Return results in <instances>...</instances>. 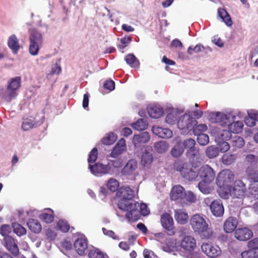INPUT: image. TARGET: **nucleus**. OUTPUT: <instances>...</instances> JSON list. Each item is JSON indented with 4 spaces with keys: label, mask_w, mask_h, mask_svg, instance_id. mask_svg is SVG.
Returning a JSON list of instances; mask_svg holds the SVG:
<instances>
[{
    "label": "nucleus",
    "mask_w": 258,
    "mask_h": 258,
    "mask_svg": "<svg viewBox=\"0 0 258 258\" xmlns=\"http://www.w3.org/2000/svg\"><path fill=\"white\" fill-rule=\"evenodd\" d=\"M194 232L203 239H209L214 236V232L205 218L199 214L194 215L190 219Z\"/></svg>",
    "instance_id": "f257e3e1"
},
{
    "label": "nucleus",
    "mask_w": 258,
    "mask_h": 258,
    "mask_svg": "<svg viewBox=\"0 0 258 258\" xmlns=\"http://www.w3.org/2000/svg\"><path fill=\"white\" fill-rule=\"evenodd\" d=\"M173 168L179 172L184 178L189 181L195 180L199 173L196 168H192L188 163L180 160L174 162Z\"/></svg>",
    "instance_id": "f03ea898"
},
{
    "label": "nucleus",
    "mask_w": 258,
    "mask_h": 258,
    "mask_svg": "<svg viewBox=\"0 0 258 258\" xmlns=\"http://www.w3.org/2000/svg\"><path fill=\"white\" fill-rule=\"evenodd\" d=\"M139 203L134 200H131L126 203L121 202L118 204L119 209L127 211L125 217L130 221H135L138 219L140 216Z\"/></svg>",
    "instance_id": "7ed1b4c3"
},
{
    "label": "nucleus",
    "mask_w": 258,
    "mask_h": 258,
    "mask_svg": "<svg viewBox=\"0 0 258 258\" xmlns=\"http://www.w3.org/2000/svg\"><path fill=\"white\" fill-rule=\"evenodd\" d=\"M197 123V121L187 113L180 116L177 121L178 127L183 134L189 133Z\"/></svg>",
    "instance_id": "20e7f679"
},
{
    "label": "nucleus",
    "mask_w": 258,
    "mask_h": 258,
    "mask_svg": "<svg viewBox=\"0 0 258 258\" xmlns=\"http://www.w3.org/2000/svg\"><path fill=\"white\" fill-rule=\"evenodd\" d=\"M160 222L165 232L169 236H173L176 233L174 221L172 217L167 213H164L161 215Z\"/></svg>",
    "instance_id": "39448f33"
},
{
    "label": "nucleus",
    "mask_w": 258,
    "mask_h": 258,
    "mask_svg": "<svg viewBox=\"0 0 258 258\" xmlns=\"http://www.w3.org/2000/svg\"><path fill=\"white\" fill-rule=\"evenodd\" d=\"M234 174L229 169H225L221 171L216 179V183L219 187L228 186L234 179Z\"/></svg>",
    "instance_id": "423d86ee"
},
{
    "label": "nucleus",
    "mask_w": 258,
    "mask_h": 258,
    "mask_svg": "<svg viewBox=\"0 0 258 258\" xmlns=\"http://www.w3.org/2000/svg\"><path fill=\"white\" fill-rule=\"evenodd\" d=\"M201 249L207 256L211 258H216L220 256L222 253V250L219 246L208 242H205L202 244Z\"/></svg>",
    "instance_id": "0eeeda50"
},
{
    "label": "nucleus",
    "mask_w": 258,
    "mask_h": 258,
    "mask_svg": "<svg viewBox=\"0 0 258 258\" xmlns=\"http://www.w3.org/2000/svg\"><path fill=\"white\" fill-rule=\"evenodd\" d=\"M180 246L188 253H191L197 247L196 239L191 235H185L180 242Z\"/></svg>",
    "instance_id": "6e6552de"
},
{
    "label": "nucleus",
    "mask_w": 258,
    "mask_h": 258,
    "mask_svg": "<svg viewBox=\"0 0 258 258\" xmlns=\"http://www.w3.org/2000/svg\"><path fill=\"white\" fill-rule=\"evenodd\" d=\"M117 196L120 198L117 205L121 202L124 203L129 202L131 200H133L135 196L134 191L129 187L122 186L119 188L117 192Z\"/></svg>",
    "instance_id": "1a4fd4ad"
},
{
    "label": "nucleus",
    "mask_w": 258,
    "mask_h": 258,
    "mask_svg": "<svg viewBox=\"0 0 258 258\" xmlns=\"http://www.w3.org/2000/svg\"><path fill=\"white\" fill-rule=\"evenodd\" d=\"M4 245L6 248L14 256L19 253L17 241L11 236H6L4 239Z\"/></svg>",
    "instance_id": "9d476101"
},
{
    "label": "nucleus",
    "mask_w": 258,
    "mask_h": 258,
    "mask_svg": "<svg viewBox=\"0 0 258 258\" xmlns=\"http://www.w3.org/2000/svg\"><path fill=\"white\" fill-rule=\"evenodd\" d=\"M89 168L94 175L107 174L111 171V167L109 164L104 165L100 163H95L93 165H89Z\"/></svg>",
    "instance_id": "9b49d317"
},
{
    "label": "nucleus",
    "mask_w": 258,
    "mask_h": 258,
    "mask_svg": "<svg viewBox=\"0 0 258 258\" xmlns=\"http://www.w3.org/2000/svg\"><path fill=\"white\" fill-rule=\"evenodd\" d=\"M199 174L203 179L208 182H211L215 177L214 171L208 165H205L201 168Z\"/></svg>",
    "instance_id": "f8f14e48"
},
{
    "label": "nucleus",
    "mask_w": 258,
    "mask_h": 258,
    "mask_svg": "<svg viewBox=\"0 0 258 258\" xmlns=\"http://www.w3.org/2000/svg\"><path fill=\"white\" fill-rule=\"evenodd\" d=\"M212 119L214 122L219 123L222 126L227 125L230 122V115L218 112L212 114Z\"/></svg>",
    "instance_id": "ddd939ff"
},
{
    "label": "nucleus",
    "mask_w": 258,
    "mask_h": 258,
    "mask_svg": "<svg viewBox=\"0 0 258 258\" xmlns=\"http://www.w3.org/2000/svg\"><path fill=\"white\" fill-rule=\"evenodd\" d=\"M252 236V231L246 227L238 228L234 232L235 237L239 241H246Z\"/></svg>",
    "instance_id": "4468645a"
},
{
    "label": "nucleus",
    "mask_w": 258,
    "mask_h": 258,
    "mask_svg": "<svg viewBox=\"0 0 258 258\" xmlns=\"http://www.w3.org/2000/svg\"><path fill=\"white\" fill-rule=\"evenodd\" d=\"M126 148L125 140L123 138H121L112 150L110 156L114 158H117L126 150Z\"/></svg>",
    "instance_id": "2eb2a0df"
},
{
    "label": "nucleus",
    "mask_w": 258,
    "mask_h": 258,
    "mask_svg": "<svg viewBox=\"0 0 258 258\" xmlns=\"http://www.w3.org/2000/svg\"><path fill=\"white\" fill-rule=\"evenodd\" d=\"M126 148L125 140L123 138H121L112 150L110 156L114 158H117L126 150Z\"/></svg>",
    "instance_id": "dca6fc26"
},
{
    "label": "nucleus",
    "mask_w": 258,
    "mask_h": 258,
    "mask_svg": "<svg viewBox=\"0 0 258 258\" xmlns=\"http://www.w3.org/2000/svg\"><path fill=\"white\" fill-rule=\"evenodd\" d=\"M126 148L125 140L123 138H121L112 150L110 156L114 158H117L126 150Z\"/></svg>",
    "instance_id": "f3484780"
},
{
    "label": "nucleus",
    "mask_w": 258,
    "mask_h": 258,
    "mask_svg": "<svg viewBox=\"0 0 258 258\" xmlns=\"http://www.w3.org/2000/svg\"><path fill=\"white\" fill-rule=\"evenodd\" d=\"M210 210L213 215L216 217H221L224 212V209L220 200L213 201L210 204Z\"/></svg>",
    "instance_id": "a211bd4d"
},
{
    "label": "nucleus",
    "mask_w": 258,
    "mask_h": 258,
    "mask_svg": "<svg viewBox=\"0 0 258 258\" xmlns=\"http://www.w3.org/2000/svg\"><path fill=\"white\" fill-rule=\"evenodd\" d=\"M74 247L79 255H83L88 248V240L86 238H78L74 242Z\"/></svg>",
    "instance_id": "6ab92c4d"
},
{
    "label": "nucleus",
    "mask_w": 258,
    "mask_h": 258,
    "mask_svg": "<svg viewBox=\"0 0 258 258\" xmlns=\"http://www.w3.org/2000/svg\"><path fill=\"white\" fill-rule=\"evenodd\" d=\"M150 139V134L147 132H145L139 135H134L133 139V143L135 147H138L142 144L148 142Z\"/></svg>",
    "instance_id": "aec40b11"
},
{
    "label": "nucleus",
    "mask_w": 258,
    "mask_h": 258,
    "mask_svg": "<svg viewBox=\"0 0 258 258\" xmlns=\"http://www.w3.org/2000/svg\"><path fill=\"white\" fill-rule=\"evenodd\" d=\"M185 192L184 188L180 185L174 186L170 192V198L172 201L183 199Z\"/></svg>",
    "instance_id": "412c9836"
},
{
    "label": "nucleus",
    "mask_w": 258,
    "mask_h": 258,
    "mask_svg": "<svg viewBox=\"0 0 258 258\" xmlns=\"http://www.w3.org/2000/svg\"><path fill=\"white\" fill-rule=\"evenodd\" d=\"M238 225V221L235 217H229L225 221L224 230L226 233L232 232Z\"/></svg>",
    "instance_id": "4be33fe9"
},
{
    "label": "nucleus",
    "mask_w": 258,
    "mask_h": 258,
    "mask_svg": "<svg viewBox=\"0 0 258 258\" xmlns=\"http://www.w3.org/2000/svg\"><path fill=\"white\" fill-rule=\"evenodd\" d=\"M152 130L154 134L161 138H170L172 136V131L168 128L154 126Z\"/></svg>",
    "instance_id": "5701e85b"
},
{
    "label": "nucleus",
    "mask_w": 258,
    "mask_h": 258,
    "mask_svg": "<svg viewBox=\"0 0 258 258\" xmlns=\"http://www.w3.org/2000/svg\"><path fill=\"white\" fill-rule=\"evenodd\" d=\"M246 189L245 185L241 180H236L234 183L232 194L237 198L243 195Z\"/></svg>",
    "instance_id": "b1692460"
},
{
    "label": "nucleus",
    "mask_w": 258,
    "mask_h": 258,
    "mask_svg": "<svg viewBox=\"0 0 258 258\" xmlns=\"http://www.w3.org/2000/svg\"><path fill=\"white\" fill-rule=\"evenodd\" d=\"M7 43L12 52L14 54L17 53L20 48V44L19 39L15 34L11 35L9 37Z\"/></svg>",
    "instance_id": "393cba45"
},
{
    "label": "nucleus",
    "mask_w": 258,
    "mask_h": 258,
    "mask_svg": "<svg viewBox=\"0 0 258 258\" xmlns=\"http://www.w3.org/2000/svg\"><path fill=\"white\" fill-rule=\"evenodd\" d=\"M149 116L153 118H159L164 114L163 109L157 105H151L148 108Z\"/></svg>",
    "instance_id": "a878e982"
},
{
    "label": "nucleus",
    "mask_w": 258,
    "mask_h": 258,
    "mask_svg": "<svg viewBox=\"0 0 258 258\" xmlns=\"http://www.w3.org/2000/svg\"><path fill=\"white\" fill-rule=\"evenodd\" d=\"M174 218L176 222L181 225L186 224L188 220V214L182 210H175Z\"/></svg>",
    "instance_id": "bb28decb"
},
{
    "label": "nucleus",
    "mask_w": 258,
    "mask_h": 258,
    "mask_svg": "<svg viewBox=\"0 0 258 258\" xmlns=\"http://www.w3.org/2000/svg\"><path fill=\"white\" fill-rule=\"evenodd\" d=\"M137 168V162L135 160H129L122 169V173L125 175L132 174Z\"/></svg>",
    "instance_id": "cd10ccee"
},
{
    "label": "nucleus",
    "mask_w": 258,
    "mask_h": 258,
    "mask_svg": "<svg viewBox=\"0 0 258 258\" xmlns=\"http://www.w3.org/2000/svg\"><path fill=\"white\" fill-rule=\"evenodd\" d=\"M29 41L30 42H34L42 45L43 37L41 33L35 29H32L30 33Z\"/></svg>",
    "instance_id": "c85d7f7f"
},
{
    "label": "nucleus",
    "mask_w": 258,
    "mask_h": 258,
    "mask_svg": "<svg viewBox=\"0 0 258 258\" xmlns=\"http://www.w3.org/2000/svg\"><path fill=\"white\" fill-rule=\"evenodd\" d=\"M27 225L29 229L34 233H39L42 229L41 224L36 219L29 220L27 222Z\"/></svg>",
    "instance_id": "c756f323"
},
{
    "label": "nucleus",
    "mask_w": 258,
    "mask_h": 258,
    "mask_svg": "<svg viewBox=\"0 0 258 258\" xmlns=\"http://www.w3.org/2000/svg\"><path fill=\"white\" fill-rule=\"evenodd\" d=\"M227 125L231 133L234 134H238L241 132L243 127V122L240 121H234L232 123L230 122Z\"/></svg>",
    "instance_id": "7c9ffc66"
},
{
    "label": "nucleus",
    "mask_w": 258,
    "mask_h": 258,
    "mask_svg": "<svg viewBox=\"0 0 258 258\" xmlns=\"http://www.w3.org/2000/svg\"><path fill=\"white\" fill-rule=\"evenodd\" d=\"M49 213H43L39 215V219L46 223H51L54 221V216L53 210L51 209H47Z\"/></svg>",
    "instance_id": "2f4dec72"
},
{
    "label": "nucleus",
    "mask_w": 258,
    "mask_h": 258,
    "mask_svg": "<svg viewBox=\"0 0 258 258\" xmlns=\"http://www.w3.org/2000/svg\"><path fill=\"white\" fill-rule=\"evenodd\" d=\"M218 16L222 19L223 21L228 26H231L232 21L228 12L224 9L219 8L218 11Z\"/></svg>",
    "instance_id": "473e14b6"
},
{
    "label": "nucleus",
    "mask_w": 258,
    "mask_h": 258,
    "mask_svg": "<svg viewBox=\"0 0 258 258\" xmlns=\"http://www.w3.org/2000/svg\"><path fill=\"white\" fill-rule=\"evenodd\" d=\"M231 138V133L229 130H222L216 136V140L219 143L222 141L229 140Z\"/></svg>",
    "instance_id": "72a5a7b5"
},
{
    "label": "nucleus",
    "mask_w": 258,
    "mask_h": 258,
    "mask_svg": "<svg viewBox=\"0 0 258 258\" xmlns=\"http://www.w3.org/2000/svg\"><path fill=\"white\" fill-rule=\"evenodd\" d=\"M149 150H151L149 149ZM153 161V156L150 151L145 150L143 152L141 157V163L143 165L145 166L146 165H150Z\"/></svg>",
    "instance_id": "f704fd0d"
},
{
    "label": "nucleus",
    "mask_w": 258,
    "mask_h": 258,
    "mask_svg": "<svg viewBox=\"0 0 258 258\" xmlns=\"http://www.w3.org/2000/svg\"><path fill=\"white\" fill-rule=\"evenodd\" d=\"M246 174L248 179L254 182H258V170L251 166H249L246 169Z\"/></svg>",
    "instance_id": "c9c22d12"
},
{
    "label": "nucleus",
    "mask_w": 258,
    "mask_h": 258,
    "mask_svg": "<svg viewBox=\"0 0 258 258\" xmlns=\"http://www.w3.org/2000/svg\"><path fill=\"white\" fill-rule=\"evenodd\" d=\"M131 126L134 129L136 130L144 131L147 128L148 126V123L145 119L141 118L138 120L136 122L133 123L131 124Z\"/></svg>",
    "instance_id": "e433bc0d"
},
{
    "label": "nucleus",
    "mask_w": 258,
    "mask_h": 258,
    "mask_svg": "<svg viewBox=\"0 0 258 258\" xmlns=\"http://www.w3.org/2000/svg\"><path fill=\"white\" fill-rule=\"evenodd\" d=\"M126 63L131 67L139 68L140 66L139 61L137 59L133 54H128L124 58Z\"/></svg>",
    "instance_id": "4c0bfd02"
},
{
    "label": "nucleus",
    "mask_w": 258,
    "mask_h": 258,
    "mask_svg": "<svg viewBox=\"0 0 258 258\" xmlns=\"http://www.w3.org/2000/svg\"><path fill=\"white\" fill-rule=\"evenodd\" d=\"M117 137L113 133H110L102 138L101 142L103 144L105 145H110L114 144L117 140Z\"/></svg>",
    "instance_id": "58836bf2"
},
{
    "label": "nucleus",
    "mask_w": 258,
    "mask_h": 258,
    "mask_svg": "<svg viewBox=\"0 0 258 258\" xmlns=\"http://www.w3.org/2000/svg\"><path fill=\"white\" fill-rule=\"evenodd\" d=\"M21 78L20 77H16L10 80L8 82L7 86L18 91L21 87Z\"/></svg>",
    "instance_id": "ea45409f"
},
{
    "label": "nucleus",
    "mask_w": 258,
    "mask_h": 258,
    "mask_svg": "<svg viewBox=\"0 0 258 258\" xmlns=\"http://www.w3.org/2000/svg\"><path fill=\"white\" fill-rule=\"evenodd\" d=\"M17 90L7 86L6 92L4 94L5 100L9 102L15 98L18 95Z\"/></svg>",
    "instance_id": "a19ab883"
},
{
    "label": "nucleus",
    "mask_w": 258,
    "mask_h": 258,
    "mask_svg": "<svg viewBox=\"0 0 258 258\" xmlns=\"http://www.w3.org/2000/svg\"><path fill=\"white\" fill-rule=\"evenodd\" d=\"M231 146L234 149L240 148L244 145V141L243 139L238 136H235L231 138Z\"/></svg>",
    "instance_id": "79ce46f5"
},
{
    "label": "nucleus",
    "mask_w": 258,
    "mask_h": 258,
    "mask_svg": "<svg viewBox=\"0 0 258 258\" xmlns=\"http://www.w3.org/2000/svg\"><path fill=\"white\" fill-rule=\"evenodd\" d=\"M237 158L235 154L225 153L222 157V161L224 164L229 165L233 163Z\"/></svg>",
    "instance_id": "37998d69"
},
{
    "label": "nucleus",
    "mask_w": 258,
    "mask_h": 258,
    "mask_svg": "<svg viewBox=\"0 0 258 258\" xmlns=\"http://www.w3.org/2000/svg\"><path fill=\"white\" fill-rule=\"evenodd\" d=\"M219 153V148L215 146H210L208 147L206 151V155L210 159H213L217 157Z\"/></svg>",
    "instance_id": "c03bdc74"
},
{
    "label": "nucleus",
    "mask_w": 258,
    "mask_h": 258,
    "mask_svg": "<svg viewBox=\"0 0 258 258\" xmlns=\"http://www.w3.org/2000/svg\"><path fill=\"white\" fill-rule=\"evenodd\" d=\"M154 148L157 152L162 153L168 149L169 145L165 141H160L155 144Z\"/></svg>",
    "instance_id": "a18cd8bd"
},
{
    "label": "nucleus",
    "mask_w": 258,
    "mask_h": 258,
    "mask_svg": "<svg viewBox=\"0 0 258 258\" xmlns=\"http://www.w3.org/2000/svg\"><path fill=\"white\" fill-rule=\"evenodd\" d=\"M36 124L35 118L31 117L25 119L22 124V128L24 131H28L32 128Z\"/></svg>",
    "instance_id": "49530a36"
},
{
    "label": "nucleus",
    "mask_w": 258,
    "mask_h": 258,
    "mask_svg": "<svg viewBox=\"0 0 258 258\" xmlns=\"http://www.w3.org/2000/svg\"><path fill=\"white\" fill-rule=\"evenodd\" d=\"M186 156L190 160L194 161L199 159L201 157V154L198 149L195 148L193 149L187 150Z\"/></svg>",
    "instance_id": "de8ad7c7"
},
{
    "label": "nucleus",
    "mask_w": 258,
    "mask_h": 258,
    "mask_svg": "<svg viewBox=\"0 0 258 258\" xmlns=\"http://www.w3.org/2000/svg\"><path fill=\"white\" fill-rule=\"evenodd\" d=\"M241 255L242 258H258V248L244 251Z\"/></svg>",
    "instance_id": "09e8293b"
},
{
    "label": "nucleus",
    "mask_w": 258,
    "mask_h": 258,
    "mask_svg": "<svg viewBox=\"0 0 258 258\" xmlns=\"http://www.w3.org/2000/svg\"><path fill=\"white\" fill-rule=\"evenodd\" d=\"M218 192L219 196L224 199H228L229 195L231 194L230 188L229 186L219 187Z\"/></svg>",
    "instance_id": "8fccbe9b"
},
{
    "label": "nucleus",
    "mask_w": 258,
    "mask_h": 258,
    "mask_svg": "<svg viewBox=\"0 0 258 258\" xmlns=\"http://www.w3.org/2000/svg\"><path fill=\"white\" fill-rule=\"evenodd\" d=\"M184 149L182 146L180 144H177L172 149L171 154L173 157L177 158L181 155Z\"/></svg>",
    "instance_id": "3c124183"
},
{
    "label": "nucleus",
    "mask_w": 258,
    "mask_h": 258,
    "mask_svg": "<svg viewBox=\"0 0 258 258\" xmlns=\"http://www.w3.org/2000/svg\"><path fill=\"white\" fill-rule=\"evenodd\" d=\"M208 127L206 124H200L195 125L193 128H192L194 134L197 136L200 134H203V132L206 131Z\"/></svg>",
    "instance_id": "603ef678"
},
{
    "label": "nucleus",
    "mask_w": 258,
    "mask_h": 258,
    "mask_svg": "<svg viewBox=\"0 0 258 258\" xmlns=\"http://www.w3.org/2000/svg\"><path fill=\"white\" fill-rule=\"evenodd\" d=\"M178 116L177 111H172L168 113L165 118V121L170 124H173L175 123Z\"/></svg>",
    "instance_id": "864d4df0"
},
{
    "label": "nucleus",
    "mask_w": 258,
    "mask_h": 258,
    "mask_svg": "<svg viewBox=\"0 0 258 258\" xmlns=\"http://www.w3.org/2000/svg\"><path fill=\"white\" fill-rule=\"evenodd\" d=\"M14 232L17 235L21 236L26 233V229L19 223H15L13 224Z\"/></svg>",
    "instance_id": "5fc2aeb1"
},
{
    "label": "nucleus",
    "mask_w": 258,
    "mask_h": 258,
    "mask_svg": "<svg viewBox=\"0 0 258 258\" xmlns=\"http://www.w3.org/2000/svg\"><path fill=\"white\" fill-rule=\"evenodd\" d=\"M248 194L251 198L258 199V184H251L248 188Z\"/></svg>",
    "instance_id": "6e6d98bb"
},
{
    "label": "nucleus",
    "mask_w": 258,
    "mask_h": 258,
    "mask_svg": "<svg viewBox=\"0 0 258 258\" xmlns=\"http://www.w3.org/2000/svg\"><path fill=\"white\" fill-rule=\"evenodd\" d=\"M56 227L63 232H68L70 228V225L68 223L64 220H59L56 224Z\"/></svg>",
    "instance_id": "4d7b16f0"
},
{
    "label": "nucleus",
    "mask_w": 258,
    "mask_h": 258,
    "mask_svg": "<svg viewBox=\"0 0 258 258\" xmlns=\"http://www.w3.org/2000/svg\"><path fill=\"white\" fill-rule=\"evenodd\" d=\"M107 186L111 191L114 192L118 189L119 183L116 179L110 178L108 181Z\"/></svg>",
    "instance_id": "13d9d810"
},
{
    "label": "nucleus",
    "mask_w": 258,
    "mask_h": 258,
    "mask_svg": "<svg viewBox=\"0 0 258 258\" xmlns=\"http://www.w3.org/2000/svg\"><path fill=\"white\" fill-rule=\"evenodd\" d=\"M88 256L89 258H105L103 253L97 248L90 250Z\"/></svg>",
    "instance_id": "bf43d9fd"
},
{
    "label": "nucleus",
    "mask_w": 258,
    "mask_h": 258,
    "mask_svg": "<svg viewBox=\"0 0 258 258\" xmlns=\"http://www.w3.org/2000/svg\"><path fill=\"white\" fill-rule=\"evenodd\" d=\"M210 183V182H208V181H205V180L203 179L202 181L200 182L198 186L200 191L204 194H209L210 191L209 185Z\"/></svg>",
    "instance_id": "052dcab7"
},
{
    "label": "nucleus",
    "mask_w": 258,
    "mask_h": 258,
    "mask_svg": "<svg viewBox=\"0 0 258 258\" xmlns=\"http://www.w3.org/2000/svg\"><path fill=\"white\" fill-rule=\"evenodd\" d=\"M97 157L98 150L97 148L95 147L89 153V157L88 158L89 165H91V163H94L96 161Z\"/></svg>",
    "instance_id": "680f3d73"
},
{
    "label": "nucleus",
    "mask_w": 258,
    "mask_h": 258,
    "mask_svg": "<svg viewBox=\"0 0 258 258\" xmlns=\"http://www.w3.org/2000/svg\"><path fill=\"white\" fill-rule=\"evenodd\" d=\"M183 197L186 203H195L197 200L196 196L190 191H185Z\"/></svg>",
    "instance_id": "e2e57ef3"
},
{
    "label": "nucleus",
    "mask_w": 258,
    "mask_h": 258,
    "mask_svg": "<svg viewBox=\"0 0 258 258\" xmlns=\"http://www.w3.org/2000/svg\"><path fill=\"white\" fill-rule=\"evenodd\" d=\"M40 46H41V44L34 42H30L29 48V53L32 55H36L38 53Z\"/></svg>",
    "instance_id": "0e129e2a"
},
{
    "label": "nucleus",
    "mask_w": 258,
    "mask_h": 258,
    "mask_svg": "<svg viewBox=\"0 0 258 258\" xmlns=\"http://www.w3.org/2000/svg\"><path fill=\"white\" fill-rule=\"evenodd\" d=\"M197 141L201 145H206L209 142V136L205 134L197 135Z\"/></svg>",
    "instance_id": "69168bd1"
},
{
    "label": "nucleus",
    "mask_w": 258,
    "mask_h": 258,
    "mask_svg": "<svg viewBox=\"0 0 258 258\" xmlns=\"http://www.w3.org/2000/svg\"><path fill=\"white\" fill-rule=\"evenodd\" d=\"M205 49L204 47L201 44H197L194 47L189 46L187 49V53L188 54L191 55L194 52L199 53Z\"/></svg>",
    "instance_id": "338daca9"
},
{
    "label": "nucleus",
    "mask_w": 258,
    "mask_h": 258,
    "mask_svg": "<svg viewBox=\"0 0 258 258\" xmlns=\"http://www.w3.org/2000/svg\"><path fill=\"white\" fill-rule=\"evenodd\" d=\"M11 232V228L9 225L4 224L0 227V234L4 237L8 236Z\"/></svg>",
    "instance_id": "774afa93"
}]
</instances>
